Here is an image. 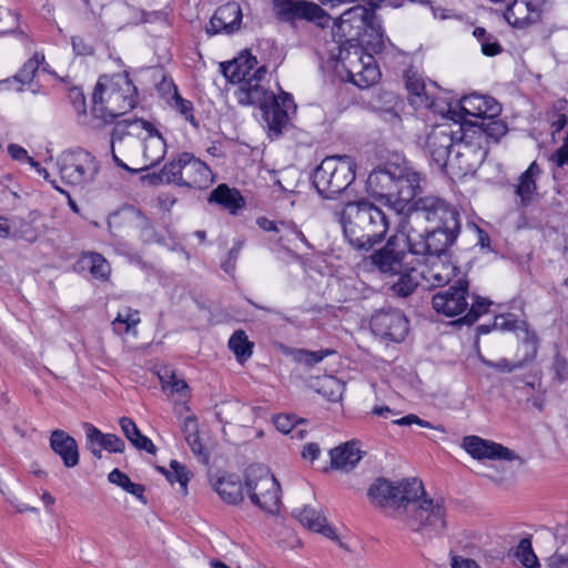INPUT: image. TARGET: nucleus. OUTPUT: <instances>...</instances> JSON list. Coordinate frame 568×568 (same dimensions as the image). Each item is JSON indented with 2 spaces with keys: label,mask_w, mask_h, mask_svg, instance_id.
<instances>
[{
  "label": "nucleus",
  "mask_w": 568,
  "mask_h": 568,
  "mask_svg": "<svg viewBox=\"0 0 568 568\" xmlns=\"http://www.w3.org/2000/svg\"><path fill=\"white\" fill-rule=\"evenodd\" d=\"M83 428L85 432V437L88 440L89 447L98 446L101 447L102 440L105 436L100 429H98L94 425L90 423H84Z\"/></svg>",
  "instance_id": "51"
},
{
  "label": "nucleus",
  "mask_w": 568,
  "mask_h": 568,
  "mask_svg": "<svg viewBox=\"0 0 568 568\" xmlns=\"http://www.w3.org/2000/svg\"><path fill=\"white\" fill-rule=\"evenodd\" d=\"M172 106L175 108L181 114H183L187 120H193L192 115V103L187 100H184L174 89V93L172 97Z\"/></svg>",
  "instance_id": "52"
},
{
  "label": "nucleus",
  "mask_w": 568,
  "mask_h": 568,
  "mask_svg": "<svg viewBox=\"0 0 568 568\" xmlns=\"http://www.w3.org/2000/svg\"><path fill=\"white\" fill-rule=\"evenodd\" d=\"M275 16L285 22L307 20L327 27L331 17L316 3L305 0H273Z\"/></svg>",
  "instance_id": "18"
},
{
  "label": "nucleus",
  "mask_w": 568,
  "mask_h": 568,
  "mask_svg": "<svg viewBox=\"0 0 568 568\" xmlns=\"http://www.w3.org/2000/svg\"><path fill=\"white\" fill-rule=\"evenodd\" d=\"M266 72L265 65L257 67L250 79L239 85L235 94L243 105H258L268 130L278 135L287 125L290 114L295 112L296 105L290 93L281 91L276 95L265 88L263 81Z\"/></svg>",
  "instance_id": "2"
},
{
  "label": "nucleus",
  "mask_w": 568,
  "mask_h": 568,
  "mask_svg": "<svg viewBox=\"0 0 568 568\" xmlns=\"http://www.w3.org/2000/svg\"><path fill=\"white\" fill-rule=\"evenodd\" d=\"M557 168L568 166V135L562 145L549 159Z\"/></svg>",
  "instance_id": "53"
},
{
  "label": "nucleus",
  "mask_w": 568,
  "mask_h": 568,
  "mask_svg": "<svg viewBox=\"0 0 568 568\" xmlns=\"http://www.w3.org/2000/svg\"><path fill=\"white\" fill-rule=\"evenodd\" d=\"M141 322L140 313L131 307H122L112 321L114 333L122 335L130 333Z\"/></svg>",
  "instance_id": "39"
},
{
  "label": "nucleus",
  "mask_w": 568,
  "mask_h": 568,
  "mask_svg": "<svg viewBox=\"0 0 568 568\" xmlns=\"http://www.w3.org/2000/svg\"><path fill=\"white\" fill-rule=\"evenodd\" d=\"M335 36L342 38H359L372 51L384 48L383 32L375 19L373 10L364 6H354L345 10L334 21Z\"/></svg>",
  "instance_id": "5"
},
{
  "label": "nucleus",
  "mask_w": 568,
  "mask_h": 568,
  "mask_svg": "<svg viewBox=\"0 0 568 568\" xmlns=\"http://www.w3.org/2000/svg\"><path fill=\"white\" fill-rule=\"evenodd\" d=\"M450 567L452 568H480L479 565L474 559L465 558L462 556H453Z\"/></svg>",
  "instance_id": "61"
},
{
  "label": "nucleus",
  "mask_w": 568,
  "mask_h": 568,
  "mask_svg": "<svg viewBox=\"0 0 568 568\" xmlns=\"http://www.w3.org/2000/svg\"><path fill=\"white\" fill-rule=\"evenodd\" d=\"M540 168L536 162H532L526 171H524L515 186V193L520 200L521 206L529 205L537 195V178L540 175Z\"/></svg>",
  "instance_id": "34"
},
{
  "label": "nucleus",
  "mask_w": 568,
  "mask_h": 568,
  "mask_svg": "<svg viewBox=\"0 0 568 568\" xmlns=\"http://www.w3.org/2000/svg\"><path fill=\"white\" fill-rule=\"evenodd\" d=\"M8 153L13 160L17 161L26 160L29 163V159H32L28 155V152L24 148L13 143L8 145Z\"/></svg>",
  "instance_id": "60"
},
{
  "label": "nucleus",
  "mask_w": 568,
  "mask_h": 568,
  "mask_svg": "<svg viewBox=\"0 0 568 568\" xmlns=\"http://www.w3.org/2000/svg\"><path fill=\"white\" fill-rule=\"evenodd\" d=\"M371 328L382 338L402 342L408 333V321L399 310H381L372 316Z\"/></svg>",
  "instance_id": "19"
},
{
  "label": "nucleus",
  "mask_w": 568,
  "mask_h": 568,
  "mask_svg": "<svg viewBox=\"0 0 568 568\" xmlns=\"http://www.w3.org/2000/svg\"><path fill=\"white\" fill-rule=\"evenodd\" d=\"M460 138H463V124L447 118V121L436 125L427 134L425 148L430 159L439 168H444L448 164Z\"/></svg>",
  "instance_id": "17"
},
{
  "label": "nucleus",
  "mask_w": 568,
  "mask_h": 568,
  "mask_svg": "<svg viewBox=\"0 0 568 568\" xmlns=\"http://www.w3.org/2000/svg\"><path fill=\"white\" fill-rule=\"evenodd\" d=\"M462 446L475 459L521 462L514 450L479 436L469 435L464 437Z\"/></svg>",
  "instance_id": "22"
},
{
  "label": "nucleus",
  "mask_w": 568,
  "mask_h": 568,
  "mask_svg": "<svg viewBox=\"0 0 568 568\" xmlns=\"http://www.w3.org/2000/svg\"><path fill=\"white\" fill-rule=\"evenodd\" d=\"M214 490L229 504H237L243 500V485L235 476H224L213 484Z\"/></svg>",
  "instance_id": "37"
},
{
  "label": "nucleus",
  "mask_w": 568,
  "mask_h": 568,
  "mask_svg": "<svg viewBox=\"0 0 568 568\" xmlns=\"http://www.w3.org/2000/svg\"><path fill=\"white\" fill-rule=\"evenodd\" d=\"M242 10L239 3L227 2L217 8L212 16L206 32L210 34L233 33L240 29Z\"/></svg>",
  "instance_id": "27"
},
{
  "label": "nucleus",
  "mask_w": 568,
  "mask_h": 568,
  "mask_svg": "<svg viewBox=\"0 0 568 568\" xmlns=\"http://www.w3.org/2000/svg\"><path fill=\"white\" fill-rule=\"evenodd\" d=\"M245 493L251 503L267 514L278 511L281 496L280 484L263 465H252L245 474Z\"/></svg>",
  "instance_id": "11"
},
{
  "label": "nucleus",
  "mask_w": 568,
  "mask_h": 568,
  "mask_svg": "<svg viewBox=\"0 0 568 568\" xmlns=\"http://www.w3.org/2000/svg\"><path fill=\"white\" fill-rule=\"evenodd\" d=\"M355 175L356 163L351 156H327L316 168L313 184L323 197L331 199L345 191L355 180Z\"/></svg>",
  "instance_id": "7"
},
{
  "label": "nucleus",
  "mask_w": 568,
  "mask_h": 568,
  "mask_svg": "<svg viewBox=\"0 0 568 568\" xmlns=\"http://www.w3.org/2000/svg\"><path fill=\"white\" fill-rule=\"evenodd\" d=\"M184 438L199 434L197 422L193 416H187L182 424Z\"/></svg>",
  "instance_id": "62"
},
{
  "label": "nucleus",
  "mask_w": 568,
  "mask_h": 568,
  "mask_svg": "<svg viewBox=\"0 0 568 568\" xmlns=\"http://www.w3.org/2000/svg\"><path fill=\"white\" fill-rule=\"evenodd\" d=\"M274 425L283 434H290L292 438L303 439L305 429L301 428L293 416L278 415L274 418Z\"/></svg>",
  "instance_id": "46"
},
{
  "label": "nucleus",
  "mask_w": 568,
  "mask_h": 568,
  "mask_svg": "<svg viewBox=\"0 0 568 568\" xmlns=\"http://www.w3.org/2000/svg\"><path fill=\"white\" fill-rule=\"evenodd\" d=\"M160 378L163 387H170L172 392L181 393L187 388V384L183 379H179L175 375L168 376V378L162 375Z\"/></svg>",
  "instance_id": "54"
},
{
  "label": "nucleus",
  "mask_w": 568,
  "mask_h": 568,
  "mask_svg": "<svg viewBox=\"0 0 568 568\" xmlns=\"http://www.w3.org/2000/svg\"><path fill=\"white\" fill-rule=\"evenodd\" d=\"M144 124L145 133L141 141L140 164L139 168H134V173L154 166L166 153V143L162 135L149 122L144 121Z\"/></svg>",
  "instance_id": "25"
},
{
  "label": "nucleus",
  "mask_w": 568,
  "mask_h": 568,
  "mask_svg": "<svg viewBox=\"0 0 568 568\" xmlns=\"http://www.w3.org/2000/svg\"><path fill=\"white\" fill-rule=\"evenodd\" d=\"M406 233L409 235L410 252L416 257H427L430 254H448L447 247L450 246L459 230H450V227H436L432 231L419 230L417 223L403 221Z\"/></svg>",
  "instance_id": "13"
},
{
  "label": "nucleus",
  "mask_w": 568,
  "mask_h": 568,
  "mask_svg": "<svg viewBox=\"0 0 568 568\" xmlns=\"http://www.w3.org/2000/svg\"><path fill=\"white\" fill-rule=\"evenodd\" d=\"M101 448L110 453H123L125 444L119 436L114 434H105Z\"/></svg>",
  "instance_id": "50"
},
{
  "label": "nucleus",
  "mask_w": 568,
  "mask_h": 568,
  "mask_svg": "<svg viewBox=\"0 0 568 568\" xmlns=\"http://www.w3.org/2000/svg\"><path fill=\"white\" fill-rule=\"evenodd\" d=\"M515 557L526 568H539V560L532 549L531 538H523L515 549Z\"/></svg>",
  "instance_id": "45"
},
{
  "label": "nucleus",
  "mask_w": 568,
  "mask_h": 568,
  "mask_svg": "<svg viewBox=\"0 0 568 568\" xmlns=\"http://www.w3.org/2000/svg\"><path fill=\"white\" fill-rule=\"evenodd\" d=\"M465 138L463 133L447 164L463 174L474 172L486 155V151L479 144L470 143Z\"/></svg>",
  "instance_id": "24"
},
{
  "label": "nucleus",
  "mask_w": 568,
  "mask_h": 568,
  "mask_svg": "<svg viewBox=\"0 0 568 568\" xmlns=\"http://www.w3.org/2000/svg\"><path fill=\"white\" fill-rule=\"evenodd\" d=\"M404 78L409 103L415 109H433L435 112H444L437 108L435 101L436 87L434 83H425L423 77L413 69H408Z\"/></svg>",
  "instance_id": "23"
},
{
  "label": "nucleus",
  "mask_w": 568,
  "mask_h": 568,
  "mask_svg": "<svg viewBox=\"0 0 568 568\" xmlns=\"http://www.w3.org/2000/svg\"><path fill=\"white\" fill-rule=\"evenodd\" d=\"M333 468L348 471L356 466L362 458L359 443L355 440L339 445L329 452Z\"/></svg>",
  "instance_id": "32"
},
{
  "label": "nucleus",
  "mask_w": 568,
  "mask_h": 568,
  "mask_svg": "<svg viewBox=\"0 0 568 568\" xmlns=\"http://www.w3.org/2000/svg\"><path fill=\"white\" fill-rule=\"evenodd\" d=\"M81 264L88 267L95 278L106 280L111 272L109 262L98 253L83 254Z\"/></svg>",
  "instance_id": "41"
},
{
  "label": "nucleus",
  "mask_w": 568,
  "mask_h": 568,
  "mask_svg": "<svg viewBox=\"0 0 568 568\" xmlns=\"http://www.w3.org/2000/svg\"><path fill=\"white\" fill-rule=\"evenodd\" d=\"M44 61V55L40 53H34L32 58H30L16 74V80L21 83H29L32 81L36 72L38 71L40 64Z\"/></svg>",
  "instance_id": "47"
},
{
  "label": "nucleus",
  "mask_w": 568,
  "mask_h": 568,
  "mask_svg": "<svg viewBox=\"0 0 568 568\" xmlns=\"http://www.w3.org/2000/svg\"><path fill=\"white\" fill-rule=\"evenodd\" d=\"M393 424L398 425V426H410V425L415 424V425H418L424 428H432V429H438V430L444 432V428H442L439 426H433L429 422L419 418L415 414H408L402 418L394 419Z\"/></svg>",
  "instance_id": "48"
},
{
  "label": "nucleus",
  "mask_w": 568,
  "mask_h": 568,
  "mask_svg": "<svg viewBox=\"0 0 568 568\" xmlns=\"http://www.w3.org/2000/svg\"><path fill=\"white\" fill-rule=\"evenodd\" d=\"M457 271L449 254H430L424 257V267L419 273L430 287H439L448 284Z\"/></svg>",
  "instance_id": "21"
},
{
  "label": "nucleus",
  "mask_w": 568,
  "mask_h": 568,
  "mask_svg": "<svg viewBox=\"0 0 568 568\" xmlns=\"http://www.w3.org/2000/svg\"><path fill=\"white\" fill-rule=\"evenodd\" d=\"M549 568H568V555L554 554L548 561Z\"/></svg>",
  "instance_id": "64"
},
{
  "label": "nucleus",
  "mask_w": 568,
  "mask_h": 568,
  "mask_svg": "<svg viewBox=\"0 0 568 568\" xmlns=\"http://www.w3.org/2000/svg\"><path fill=\"white\" fill-rule=\"evenodd\" d=\"M257 60L250 52L243 51L232 61L222 63V72L224 77L239 85L250 79L256 69Z\"/></svg>",
  "instance_id": "29"
},
{
  "label": "nucleus",
  "mask_w": 568,
  "mask_h": 568,
  "mask_svg": "<svg viewBox=\"0 0 568 568\" xmlns=\"http://www.w3.org/2000/svg\"><path fill=\"white\" fill-rule=\"evenodd\" d=\"M58 166L62 181L75 186L93 182L99 172L95 158L84 150L63 153L58 160Z\"/></svg>",
  "instance_id": "16"
},
{
  "label": "nucleus",
  "mask_w": 568,
  "mask_h": 568,
  "mask_svg": "<svg viewBox=\"0 0 568 568\" xmlns=\"http://www.w3.org/2000/svg\"><path fill=\"white\" fill-rule=\"evenodd\" d=\"M50 447L62 459L65 467L71 468L78 465V444L67 432L53 430L50 436Z\"/></svg>",
  "instance_id": "30"
},
{
  "label": "nucleus",
  "mask_w": 568,
  "mask_h": 568,
  "mask_svg": "<svg viewBox=\"0 0 568 568\" xmlns=\"http://www.w3.org/2000/svg\"><path fill=\"white\" fill-rule=\"evenodd\" d=\"M374 505L389 508V516L426 537H437L446 528V509L440 499L424 496L422 481L404 479L393 483L385 478L376 479L368 489Z\"/></svg>",
  "instance_id": "1"
},
{
  "label": "nucleus",
  "mask_w": 568,
  "mask_h": 568,
  "mask_svg": "<svg viewBox=\"0 0 568 568\" xmlns=\"http://www.w3.org/2000/svg\"><path fill=\"white\" fill-rule=\"evenodd\" d=\"M71 99H72V104H73V108L75 109V111L78 113H85V98L83 95V93L78 90V89H73L71 91V94H70Z\"/></svg>",
  "instance_id": "59"
},
{
  "label": "nucleus",
  "mask_w": 568,
  "mask_h": 568,
  "mask_svg": "<svg viewBox=\"0 0 568 568\" xmlns=\"http://www.w3.org/2000/svg\"><path fill=\"white\" fill-rule=\"evenodd\" d=\"M481 52L487 57H494L501 52V45L491 36V40H485L481 44Z\"/></svg>",
  "instance_id": "57"
},
{
  "label": "nucleus",
  "mask_w": 568,
  "mask_h": 568,
  "mask_svg": "<svg viewBox=\"0 0 568 568\" xmlns=\"http://www.w3.org/2000/svg\"><path fill=\"white\" fill-rule=\"evenodd\" d=\"M469 296L468 282L466 280H458L456 284L433 296V308L447 317H455L466 313L464 322L473 324L480 315L488 312L491 303L487 298L475 296L469 306Z\"/></svg>",
  "instance_id": "6"
},
{
  "label": "nucleus",
  "mask_w": 568,
  "mask_h": 568,
  "mask_svg": "<svg viewBox=\"0 0 568 568\" xmlns=\"http://www.w3.org/2000/svg\"><path fill=\"white\" fill-rule=\"evenodd\" d=\"M322 388L324 390L329 389L328 399L336 402L342 397L344 385L333 377H325L322 382Z\"/></svg>",
  "instance_id": "49"
},
{
  "label": "nucleus",
  "mask_w": 568,
  "mask_h": 568,
  "mask_svg": "<svg viewBox=\"0 0 568 568\" xmlns=\"http://www.w3.org/2000/svg\"><path fill=\"white\" fill-rule=\"evenodd\" d=\"M229 347L240 362H244L252 356L253 343H251L244 331H235L229 341Z\"/></svg>",
  "instance_id": "42"
},
{
  "label": "nucleus",
  "mask_w": 568,
  "mask_h": 568,
  "mask_svg": "<svg viewBox=\"0 0 568 568\" xmlns=\"http://www.w3.org/2000/svg\"><path fill=\"white\" fill-rule=\"evenodd\" d=\"M29 164H30V166H31V168H33V169L36 170V172H37L39 175L43 176V179H44L45 181L50 182V184H51V185H52L57 191H59L60 193H65V191H64L63 189H61V187L57 184L55 180H51V179H50V174H49V172H48L44 168H42V166H41L37 161H34V159H29Z\"/></svg>",
  "instance_id": "58"
},
{
  "label": "nucleus",
  "mask_w": 568,
  "mask_h": 568,
  "mask_svg": "<svg viewBox=\"0 0 568 568\" xmlns=\"http://www.w3.org/2000/svg\"><path fill=\"white\" fill-rule=\"evenodd\" d=\"M160 179L187 187L207 189L213 182V174L203 161L183 152L163 166Z\"/></svg>",
  "instance_id": "10"
},
{
  "label": "nucleus",
  "mask_w": 568,
  "mask_h": 568,
  "mask_svg": "<svg viewBox=\"0 0 568 568\" xmlns=\"http://www.w3.org/2000/svg\"><path fill=\"white\" fill-rule=\"evenodd\" d=\"M475 126L478 130L474 131V133H477L479 136L485 135L487 139H491L494 141H498L507 132L506 124L500 120H496V118H486L485 120L477 122V125Z\"/></svg>",
  "instance_id": "43"
},
{
  "label": "nucleus",
  "mask_w": 568,
  "mask_h": 568,
  "mask_svg": "<svg viewBox=\"0 0 568 568\" xmlns=\"http://www.w3.org/2000/svg\"><path fill=\"white\" fill-rule=\"evenodd\" d=\"M256 223L262 230L278 234V237L276 240L280 243H283V245H285L284 242L293 243L295 241H305L304 234L292 222L277 223L266 217H258Z\"/></svg>",
  "instance_id": "35"
},
{
  "label": "nucleus",
  "mask_w": 568,
  "mask_h": 568,
  "mask_svg": "<svg viewBox=\"0 0 568 568\" xmlns=\"http://www.w3.org/2000/svg\"><path fill=\"white\" fill-rule=\"evenodd\" d=\"M185 442L190 446L192 453L200 458L202 462H206L207 457L204 453V446L200 439L199 434L186 437Z\"/></svg>",
  "instance_id": "55"
},
{
  "label": "nucleus",
  "mask_w": 568,
  "mask_h": 568,
  "mask_svg": "<svg viewBox=\"0 0 568 568\" xmlns=\"http://www.w3.org/2000/svg\"><path fill=\"white\" fill-rule=\"evenodd\" d=\"M337 61L347 73L348 80L358 88H367L381 77L374 55L366 52L355 39H348L341 44Z\"/></svg>",
  "instance_id": "9"
},
{
  "label": "nucleus",
  "mask_w": 568,
  "mask_h": 568,
  "mask_svg": "<svg viewBox=\"0 0 568 568\" xmlns=\"http://www.w3.org/2000/svg\"><path fill=\"white\" fill-rule=\"evenodd\" d=\"M405 222L420 224L423 221L437 224L436 227H450V230H460V220L458 211L437 196H425L416 202L415 212L410 213Z\"/></svg>",
  "instance_id": "15"
},
{
  "label": "nucleus",
  "mask_w": 568,
  "mask_h": 568,
  "mask_svg": "<svg viewBox=\"0 0 568 568\" xmlns=\"http://www.w3.org/2000/svg\"><path fill=\"white\" fill-rule=\"evenodd\" d=\"M397 175H400V165L394 163L372 171L366 182L367 193L372 197L385 201L393 209Z\"/></svg>",
  "instance_id": "20"
},
{
  "label": "nucleus",
  "mask_w": 568,
  "mask_h": 568,
  "mask_svg": "<svg viewBox=\"0 0 568 568\" xmlns=\"http://www.w3.org/2000/svg\"><path fill=\"white\" fill-rule=\"evenodd\" d=\"M71 43L74 53L78 55H89L93 53V48L90 44L85 43V41L81 37H72Z\"/></svg>",
  "instance_id": "56"
},
{
  "label": "nucleus",
  "mask_w": 568,
  "mask_h": 568,
  "mask_svg": "<svg viewBox=\"0 0 568 568\" xmlns=\"http://www.w3.org/2000/svg\"><path fill=\"white\" fill-rule=\"evenodd\" d=\"M293 515L310 530L320 532L331 539L337 538L335 529L326 524V517L320 509L306 506L301 509H294Z\"/></svg>",
  "instance_id": "31"
},
{
  "label": "nucleus",
  "mask_w": 568,
  "mask_h": 568,
  "mask_svg": "<svg viewBox=\"0 0 568 568\" xmlns=\"http://www.w3.org/2000/svg\"><path fill=\"white\" fill-rule=\"evenodd\" d=\"M348 243L359 250H369L387 233L388 221L385 213L366 200L347 202L336 212Z\"/></svg>",
  "instance_id": "3"
},
{
  "label": "nucleus",
  "mask_w": 568,
  "mask_h": 568,
  "mask_svg": "<svg viewBox=\"0 0 568 568\" xmlns=\"http://www.w3.org/2000/svg\"><path fill=\"white\" fill-rule=\"evenodd\" d=\"M371 261L382 273L388 275L398 273L410 264L419 263V258L410 252L409 235L403 222L386 245L371 255Z\"/></svg>",
  "instance_id": "12"
},
{
  "label": "nucleus",
  "mask_w": 568,
  "mask_h": 568,
  "mask_svg": "<svg viewBox=\"0 0 568 568\" xmlns=\"http://www.w3.org/2000/svg\"><path fill=\"white\" fill-rule=\"evenodd\" d=\"M143 133H145V124L141 119L123 121L113 128L111 154L119 168L132 173H134V168H139Z\"/></svg>",
  "instance_id": "8"
},
{
  "label": "nucleus",
  "mask_w": 568,
  "mask_h": 568,
  "mask_svg": "<svg viewBox=\"0 0 568 568\" xmlns=\"http://www.w3.org/2000/svg\"><path fill=\"white\" fill-rule=\"evenodd\" d=\"M545 7V0H514L505 12L506 20L516 27H526L538 21Z\"/></svg>",
  "instance_id": "28"
},
{
  "label": "nucleus",
  "mask_w": 568,
  "mask_h": 568,
  "mask_svg": "<svg viewBox=\"0 0 568 568\" xmlns=\"http://www.w3.org/2000/svg\"><path fill=\"white\" fill-rule=\"evenodd\" d=\"M210 202L217 203L231 214L235 215L245 205V200L236 189H231L226 184H220L210 194Z\"/></svg>",
  "instance_id": "36"
},
{
  "label": "nucleus",
  "mask_w": 568,
  "mask_h": 568,
  "mask_svg": "<svg viewBox=\"0 0 568 568\" xmlns=\"http://www.w3.org/2000/svg\"><path fill=\"white\" fill-rule=\"evenodd\" d=\"M108 479L111 484L121 487L126 493L135 496L143 504H146L145 497L143 495L144 490H145L144 486L141 484H135V483L131 481V479L128 477V475H125L121 470H119L116 468L113 469L109 474Z\"/></svg>",
  "instance_id": "40"
},
{
  "label": "nucleus",
  "mask_w": 568,
  "mask_h": 568,
  "mask_svg": "<svg viewBox=\"0 0 568 568\" xmlns=\"http://www.w3.org/2000/svg\"><path fill=\"white\" fill-rule=\"evenodd\" d=\"M321 449L317 444L310 443L304 446L302 456L304 459L314 462L320 456Z\"/></svg>",
  "instance_id": "63"
},
{
  "label": "nucleus",
  "mask_w": 568,
  "mask_h": 568,
  "mask_svg": "<svg viewBox=\"0 0 568 568\" xmlns=\"http://www.w3.org/2000/svg\"><path fill=\"white\" fill-rule=\"evenodd\" d=\"M161 473H163L166 479L170 483H179L181 490L183 494H186L187 484L191 479V473L186 469L184 465L179 463L178 460H171L170 469L160 468Z\"/></svg>",
  "instance_id": "44"
},
{
  "label": "nucleus",
  "mask_w": 568,
  "mask_h": 568,
  "mask_svg": "<svg viewBox=\"0 0 568 568\" xmlns=\"http://www.w3.org/2000/svg\"><path fill=\"white\" fill-rule=\"evenodd\" d=\"M416 265L417 264H410L404 270H400V272L390 275L394 278L389 283V290L393 295L407 297L416 290L422 278Z\"/></svg>",
  "instance_id": "33"
},
{
  "label": "nucleus",
  "mask_w": 568,
  "mask_h": 568,
  "mask_svg": "<svg viewBox=\"0 0 568 568\" xmlns=\"http://www.w3.org/2000/svg\"><path fill=\"white\" fill-rule=\"evenodd\" d=\"M501 112L499 103L491 97L470 94L460 99L454 105L449 104L446 115L449 120L477 125L478 120L497 118Z\"/></svg>",
  "instance_id": "14"
},
{
  "label": "nucleus",
  "mask_w": 568,
  "mask_h": 568,
  "mask_svg": "<svg viewBox=\"0 0 568 568\" xmlns=\"http://www.w3.org/2000/svg\"><path fill=\"white\" fill-rule=\"evenodd\" d=\"M119 423L124 436L135 448L150 454L155 453V446L152 440L140 432L136 424L131 418L122 417Z\"/></svg>",
  "instance_id": "38"
},
{
  "label": "nucleus",
  "mask_w": 568,
  "mask_h": 568,
  "mask_svg": "<svg viewBox=\"0 0 568 568\" xmlns=\"http://www.w3.org/2000/svg\"><path fill=\"white\" fill-rule=\"evenodd\" d=\"M420 174L409 166L400 165V175L396 176L393 210L402 213L420 189Z\"/></svg>",
  "instance_id": "26"
},
{
  "label": "nucleus",
  "mask_w": 568,
  "mask_h": 568,
  "mask_svg": "<svg viewBox=\"0 0 568 568\" xmlns=\"http://www.w3.org/2000/svg\"><path fill=\"white\" fill-rule=\"evenodd\" d=\"M136 95V87L128 73L102 75L92 94V113L103 123H110L135 106Z\"/></svg>",
  "instance_id": "4"
}]
</instances>
